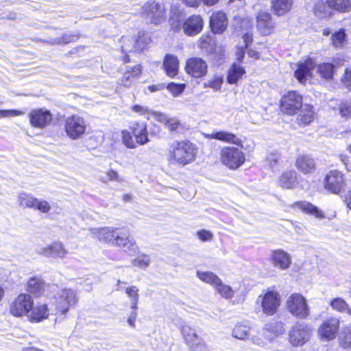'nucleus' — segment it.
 <instances>
[{"mask_svg":"<svg viewBox=\"0 0 351 351\" xmlns=\"http://www.w3.org/2000/svg\"><path fill=\"white\" fill-rule=\"evenodd\" d=\"M250 328L246 324H238L232 330V336L234 338L244 340L249 336Z\"/></svg>","mask_w":351,"mask_h":351,"instance_id":"obj_42","label":"nucleus"},{"mask_svg":"<svg viewBox=\"0 0 351 351\" xmlns=\"http://www.w3.org/2000/svg\"><path fill=\"white\" fill-rule=\"evenodd\" d=\"M223 82V76L219 75H215L210 80L205 82L203 84L204 88H210L215 90H219Z\"/></svg>","mask_w":351,"mask_h":351,"instance_id":"obj_47","label":"nucleus"},{"mask_svg":"<svg viewBox=\"0 0 351 351\" xmlns=\"http://www.w3.org/2000/svg\"><path fill=\"white\" fill-rule=\"evenodd\" d=\"M346 34L343 29H340L332 34L331 37L332 44L335 47H340L345 41Z\"/></svg>","mask_w":351,"mask_h":351,"instance_id":"obj_51","label":"nucleus"},{"mask_svg":"<svg viewBox=\"0 0 351 351\" xmlns=\"http://www.w3.org/2000/svg\"><path fill=\"white\" fill-rule=\"evenodd\" d=\"M221 163L230 169L239 168L245 161V154L238 147H224L220 152Z\"/></svg>","mask_w":351,"mask_h":351,"instance_id":"obj_5","label":"nucleus"},{"mask_svg":"<svg viewBox=\"0 0 351 351\" xmlns=\"http://www.w3.org/2000/svg\"><path fill=\"white\" fill-rule=\"evenodd\" d=\"M77 39V36L75 35L64 34L62 37L54 39L53 43L60 44V43H69L73 42Z\"/></svg>","mask_w":351,"mask_h":351,"instance_id":"obj_60","label":"nucleus"},{"mask_svg":"<svg viewBox=\"0 0 351 351\" xmlns=\"http://www.w3.org/2000/svg\"><path fill=\"white\" fill-rule=\"evenodd\" d=\"M339 346L344 350L351 349V325L344 326L338 336Z\"/></svg>","mask_w":351,"mask_h":351,"instance_id":"obj_38","label":"nucleus"},{"mask_svg":"<svg viewBox=\"0 0 351 351\" xmlns=\"http://www.w3.org/2000/svg\"><path fill=\"white\" fill-rule=\"evenodd\" d=\"M141 74V66L135 65L133 66H125V71L119 84L124 87H130L134 82L136 77Z\"/></svg>","mask_w":351,"mask_h":351,"instance_id":"obj_28","label":"nucleus"},{"mask_svg":"<svg viewBox=\"0 0 351 351\" xmlns=\"http://www.w3.org/2000/svg\"><path fill=\"white\" fill-rule=\"evenodd\" d=\"M36 201V197L33 196L31 193L25 192H21L17 196V202L20 207L23 208H34V204Z\"/></svg>","mask_w":351,"mask_h":351,"instance_id":"obj_39","label":"nucleus"},{"mask_svg":"<svg viewBox=\"0 0 351 351\" xmlns=\"http://www.w3.org/2000/svg\"><path fill=\"white\" fill-rule=\"evenodd\" d=\"M257 302L261 304L263 314L272 316L277 313L280 306L281 296L277 291L269 288L258 297Z\"/></svg>","mask_w":351,"mask_h":351,"instance_id":"obj_4","label":"nucleus"},{"mask_svg":"<svg viewBox=\"0 0 351 351\" xmlns=\"http://www.w3.org/2000/svg\"><path fill=\"white\" fill-rule=\"evenodd\" d=\"M79 298L77 292L72 289H64L59 293L56 299V306L62 314H66L69 308L78 302Z\"/></svg>","mask_w":351,"mask_h":351,"instance_id":"obj_12","label":"nucleus"},{"mask_svg":"<svg viewBox=\"0 0 351 351\" xmlns=\"http://www.w3.org/2000/svg\"><path fill=\"white\" fill-rule=\"evenodd\" d=\"M340 321L336 317H329L319 326L317 333L322 340L331 341L336 338L339 330Z\"/></svg>","mask_w":351,"mask_h":351,"instance_id":"obj_14","label":"nucleus"},{"mask_svg":"<svg viewBox=\"0 0 351 351\" xmlns=\"http://www.w3.org/2000/svg\"><path fill=\"white\" fill-rule=\"evenodd\" d=\"M45 284L40 277L34 276L30 278L26 285L27 291L34 297L40 296L45 290Z\"/></svg>","mask_w":351,"mask_h":351,"instance_id":"obj_30","label":"nucleus"},{"mask_svg":"<svg viewBox=\"0 0 351 351\" xmlns=\"http://www.w3.org/2000/svg\"><path fill=\"white\" fill-rule=\"evenodd\" d=\"M207 138L216 139L227 143L242 146V141L232 133L226 131H214L206 135Z\"/></svg>","mask_w":351,"mask_h":351,"instance_id":"obj_26","label":"nucleus"},{"mask_svg":"<svg viewBox=\"0 0 351 351\" xmlns=\"http://www.w3.org/2000/svg\"><path fill=\"white\" fill-rule=\"evenodd\" d=\"M179 61L176 56L168 54L165 57L163 68L166 74L170 77H174L178 73Z\"/></svg>","mask_w":351,"mask_h":351,"instance_id":"obj_34","label":"nucleus"},{"mask_svg":"<svg viewBox=\"0 0 351 351\" xmlns=\"http://www.w3.org/2000/svg\"><path fill=\"white\" fill-rule=\"evenodd\" d=\"M64 130L71 139H79L82 137L86 130L85 120L77 114L69 116L64 120Z\"/></svg>","mask_w":351,"mask_h":351,"instance_id":"obj_7","label":"nucleus"},{"mask_svg":"<svg viewBox=\"0 0 351 351\" xmlns=\"http://www.w3.org/2000/svg\"><path fill=\"white\" fill-rule=\"evenodd\" d=\"M181 332L186 343L193 351H208L205 342L198 337L195 330L189 326H182Z\"/></svg>","mask_w":351,"mask_h":351,"instance_id":"obj_15","label":"nucleus"},{"mask_svg":"<svg viewBox=\"0 0 351 351\" xmlns=\"http://www.w3.org/2000/svg\"><path fill=\"white\" fill-rule=\"evenodd\" d=\"M141 15L147 23L157 25L165 21L166 10L162 4L149 1L142 6Z\"/></svg>","mask_w":351,"mask_h":351,"instance_id":"obj_3","label":"nucleus"},{"mask_svg":"<svg viewBox=\"0 0 351 351\" xmlns=\"http://www.w3.org/2000/svg\"><path fill=\"white\" fill-rule=\"evenodd\" d=\"M117 229L112 227H104L101 228H92L90 231L92 235L100 241L112 244Z\"/></svg>","mask_w":351,"mask_h":351,"instance_id":"obj_25","label":"nucleus"},{"mask_svg":"<svg viewBox=\"0 0 351 351\" xmlns=\"http://www.w3.org/2000/svg\"><path fill=\"white\" fill-rule=\"evenodd\" d=\"M293 5V0H271V8L275 15L280 16L288 12Z\"/></svg>","mask_w":351,"mask_h":351,"instance_id":"obj_35","label":"nucleus"},{"mask_svg":"<svg viewBox=\"0 0 351 351\" xmlns=\"http://www.w3.org/2000/svg\"><path fill=\"white\" fill-rule=\"evenodd\" d=\"M132 110L139 114H144L149 112V110L143 106L134 105L132 108Z\"/></svg>","mask_w":351,"mask_h":351,"instance_id":"obj_64","label":"nucleus"},{"mask_svg":"<svg viewBox=\"0 0 351 351\" xmlns=\"http://www.w3.org/2000/svg\"><path fill=\"white\" fill-rule=\"evenodd\" d=\"M114 239L112 245L122 247L130 253H135L136 252L138 247L136 242L130 238L128 231L117 228Z\"/></svg>","mask_w":351,"mask_h":351,"instance_id":"obj_18","label":"nucleus"},{"mask_svg":"<svg viewBox=\"0 0 351 351\" xmlns=\"http://www.w3.org/2000/svg\"><path fill=\"white\" fill-rule=\"evenodd\" d=\"M285 328L283 324L280 322H271L267 323L263 328V335L269 339L271 340L276 337L282 335L285 332Z\"/></svg>","mask_w":351,"mask_h":351,"instance_id":"obj_31","label":"nucleus"},{"mask_svg":"<svg viewBox=\"0 0 351 351\" xmlns=\"http://www.w3.org/2000/svg\"><path fill=\"white\" fill-rule=\"evenodd\" d=\"M34 305V300L29 294L21 293L11 303L10 313L16 317H27Z\"/></svg>","mask_w":351,"mask_h":351,"instance_id":"obj_9","label":"nucleus"},{"mask_svg":"<svg viewBox=\"0 0 351 351\" xmlns=\"http://www.w3.org/2000/svg\"><path fill=\"white\" fill-rule=\"evenodd\" d=\"M121 49L123 53H129L132 51H135V47H134V42H135V38L134 37H130V36H123L121 38Z\"/></svg>","mask_w":351,"mask_h":351,"instance_id":"obj_49","label":"nucleus"},{"mask_svg":"<svg viewBox=\"0 0 351 351\" xmlns=\"http://www.w3.org/2000/svg\"><path fill=\"white\" fill-rule=\"evenodd\" d=\"M311 337V330L304 323H296L289 333L290 343L294 346H302L307 342Z\"/></svg>","mask_w":351,"mask_h":351,"instance_id":"obj_13","label":"nucleus"},{"mask_svg":"<svg viewBox=\"0 0 351 351\" xmlns=\"http://www.w3.org/2000/svg\"><path fill=\"white\" fill-rule=\"evenodd\" d=\"M271 260L274 267L282 270L289 268L291 263L290 255L282 250L272 252Z\"/></svg>","mask_w":351,"mask_h":351,"instance_id":"obj_24","label":"nucleus"},{"mask_svg":"<svg viewBox=\"0 0 351 351\" xmlns=\"http://www.w3.org/2000/svg\"><path fill=\"white\" fill-rule=\"evenodd\" d=\"M28 118L32 127L44 129L51 124L53 115L50 110L45 108H37L29 111Z\"/></svg>","mask_w":351,"mask_h":351,"instance_id":"obj_10","label":"nucleus"},{"mask_svg":"<svg viewBox=\"0 0 351 351\" xmlns=\"http://www.w3.org/2000/svg\"><path fill=\"white\" fill-rule=\"evenodd\" d=\"M38 252L45 257L59 258H64L68 254L67 250L60 241H56L46 247H40Z\"/></svg>","mask_w":351,"mask_h":351,"instance_id":"obj_21","label":"nucleus"},{"mask_svg":"<svg viewBox=\"0 0 351 351\" xmlns=\"http://www.w3.org/2000/svg\"><path fill=\"white\" fill-rule=\"evenodd\" d=\"M122 140L123 143L128 148H135L136 143L134 141L133 138L130 133L127 131L122 132Z\"/></svg>","mask_w":351,"mask_h":351,"instance_id":"obj_56","label":"nucleus"},{"mask_svg":"<svg viewBox=\"0 0 351 351\" xmlns=\"http://www.w3.org/2000/svg\"><path fill=\"white\" fill-rule=\"evenodd\" d=\"M151 41V38L146 33L139 34L137 38H135V51H141L145 49Z\"/></svg>","mask_w":351,"mask_h":351,"instance_id":"obj_45","label":"nucleus"},{"mask_svg":"<svg viewBox=\"0 0 351 351\" xmlns=\"http://www.w3.org/2000/svg\"><path fill=\"white\" fill-rule=\"evenodd\" d=\"M344 186L343 174L336 170L330 171L326 176L324 181L325 189L332 193L338 194Z\"/></svg>","mask_w":351,"mask_h":351,"instance_id":"obj_19","label":"nucleus"},{"mask_svg":"<svg viewBox=\"0 0 351 351\" xmlns=\"http://www.w3.org/2000/svg\"><path fill=\"white\" fill-rule=\"evenodd\" d=\"M128 296L131 300V308H137L138 302V289L135 286L128 287L125 290Z\"/></svg>","mask_w":351,"mask_h":351,"instance_id":"obj_50","label":"nucleus"},{"mask_svg":"<svg viewBox=\"0 0 351 351\" xmlns=\"http://www.w3.org/2000/svg\"><path fill=\"white\" fill-rule=\"evenodd\" d=\"M302 106V97L294 90L289 91L281 99L282 110L287 114L298 113Z\"/></svg>","mask_w":351,"mask_h":351,"instance_id":"obj_11","label":"nucleus"},{"mask_svg":"<svg viewBox=\"0 0 351 351\" xmlns=\"http://www.w3.org/2000/svg\"><path fill=\"white\" fill-rule=\"evenodd\" d=\"M279 159L280 155L277 153H270L267 158V160L271 168L274 167V166L278 162Z\"/></svg>","mask_w":351,"mask_h":351,"instance_id":"obj_62","label":"nucleus"},{"mask_svg":"<svg viewBox=\"0 0 351 351\" xmlns=\"http://www.w3.org/2000/svg\"><path fill=\"white\" fill-rule=\"evenodd\" d=\"M343 85L349 90H351V67L345 69L343 77L341 79Z\"/></svg>","mask_w":351,"mask_h":351,"instance_id":"obj_55","label":"nucleus"},{"mask_svg":"<svg viewBox=\"0 0 351 351\" xmlns=\"http://www.w3.org/2000/svg\"><path fill=\"white\" fill-rule=\"evenodd\" d=\"M204 27V21L200 15H191L183 22L182 28L184 33L194 36L200 33Z\"/></svg>","mask_w":351,"mask_h":351,"instance_id":"obj_20","label":"nucleus"},{"mask_svg":"<svg viewBox=\"0 0 351 351\" xmlns=\"http://www.w3.org/2000/svg\"><path fill=\"white\" fill-rule=\"evenodd\" d=\"M332 7L330 5V0H319L314 6V14L319 19L329 17L332 14Z\"/></svg>","mask_w":351,"mask_h":351,"instance_id":"obj_36","label":"nucleus"},{"mask_svg":"<svg viewBox=\"0 0 351 351\" xmlns=\"http://www.w3.org/2000/svg\"><path fill=\"white\" fill-rule=\"evenodd\" d=\"M256 27L262 36L271 35L275 30L276 23L271 13L266 9H260L255 13Z\"/></svg>","mask_w":351,"mask_h":351,"instance_id":"obj_8","label":"nucleus"},{"mask_svg":"<svg viewBox=\"0 0 351 351\" xmlns=\"http://www.w3.org/2000/svg\"><path fill=\"white\" fill-rule=\"evenodd\" d=\"M228 25V18L225 12L217 11L210 17V26L215 34H221Z\"/></svg>","mask_w":351,"mask_h":351,"instance_id":"obj_22","label":"nucleus"},{"mask_svg":"<svg viewBox=\"0 0 351 351\" xmlns=\"http://www.w3.org/2000/svg\"><path fill=\"white\" fill-rule=\"evenodd\" d=\"M237 28L240 29H248L251 27L250 21L248 19H241L236 17L234 19Z\"/></svg>","mask_w":351,"mask_h":351,"instance_id":"obj_58","label":"nucleus"},{"mask_svg":"<svg viewBox=\"0 0 351 351\" xmlns=\"http://www.w3.org/2000/svg\"><path fill=\"white\" fill-rule=\"evenodd\" d=\"M136 309L137 308H132V312L128 318V323L132 328H134L136 326L135 322L137 317Z\"/></svg>","mask_w":351,"mask_h":351,"instance_id":"obj_63","label":"nucleus"},{"mask_svg":"<svg viewBox=\"0 0 351 351\" xmlns=\"http://www.w3.org/2000/svg\"><path fill=\"white\" fill-rule=\"evenodd\" d=\"M244 73L245 70L242 66L233 64L228 73V82L231 84H236Z\"/></svg>","mask_w":351,"mask_h":351,"instance_id":"obj_40","label":"nucleus"},{"mask_svg":"<svg viewBox=\"0 0 351 351\" xmlns=\"http://www.w3.org/2000/svg\"><path fill=\"white\" fill-rule=\"evenodd\" d=\"M215 289L222 298L226 299H231L234 295V291L229 285L224 284L221 280Z\"/></svg>","mask_w":351,"mask_h":351,"instance_id":"obj_44","label":"nucleus"},{"mask_svg":"<svg viewBox=\"0 0 351 351\" xmlns=\"http://www.w3.org/2000/svg\"><path fill=\"white\" fill-rule=\"evenodd\" d=\"M339 114L342 117L348 118L351 117V104L342 103L339 105Z\"/></svg>","mask_w":351,"mask_h":351,"instance_id":"obj_59","label":"nucleus"},{"mask_svg":"<svg viewBox=\"0 0 351 351\" xmlns=\"http://www.w3.org/2000/svg\"><path fill=\"white\" fill-rule=\"evenodd\" d=\"M299 176L295 170L285 171L279 177V184L281 187L292 189H295L299 183Z\"/></svg>","mask_w":351,"mask_h":351,"instance_id":"obj_27","label":"nucleus"},{"mask_svg":"<svg viewBox=\"0 0 351 351\" xmlns=\"http://www.w3.org/2000/svg\"><path fill=\"white\" fill-rule=\"evenodd\" d=\"M292 206L297 207L304 213L313 215L318 219H323L325 217L324 213L318 207L314 206L310 202L306 201L297 202L294 203Z\"/></svg>","mask_w":351,"mask_h":351,"instance_id":"obj_32","label":"nucleus"},{"mask_svg":"<svg viewBox=\"0 0 351 351\" xmlns=\"http://www.w3.org/2000/svg\"><path fill=\"white\" fill-rule=\"evenodd\" d=\"M332 9L340 12H348L351 10V0H330Z\"/></svg>","mask_w":351,"mask_h":351,"instance_id":"obj_43","label":"nucleus"},{"mask_svg":"<svg viewBox=\"0 0 351 351\" xmlns=\"http://www.w3.org/2000/svg\"><path fill=\"white\" fill-rule=\"evenodd\" d=\"M197 235L198 238L202 241H211L213 237V234L210 231L206 230H201L197 231Z\"/></svg>","mask_w":351,"mask_h":351,"instance_id":"obj_61","label":"nucleus"},{"mask_svg":"<svg viewBox=\"0 0 351 351\" xmlns=\"http://www.w3.org/2000/svg\"><path fill=\"white\" fill-rule=\"evenodd\" d=\"M49 310L45 304H38L33 306L32 308L28 313L27 317L32 322H40L47 318Z\"/></svg>","mask_w":351,"mask_h":351,"instance_id":"obj_29","label":"nucleus"},{"mask_svg":"<svg viewBox=\"0 0 351 351\" xmlns=\"http://www.w3.org/2000/svg\"><path fill=\"white\" fill-rule=\"evenodd\" d=\"M287 308L293 316L305 319L310 315L306 300L300 293H293L287 300Z\"/></svg>","mask_w":351,"mask_h":351,"instance_id":"obj_6","label":"nucleus"},{"mask_svg":"<svg viewBox=\"0 0 351 351\" xmlns=\"http://www.w3.org/2000/svg\"><path fill=\"white\" fill-rule=\"evenodd\" d=\"M185 71L191 77L200 78L207 73L208 64L202 58L193 57L186 60Z\"/></svg>","mask_w":351,"mask_h":351,"instance_id":"obj_16","label":"nucleus"},{"mask_svg":"<svg viewBox=\"0 0 351 351\" xmlns=\"http://www.w3.org/2000/svg\"><path fill=\"white\" fill-rule=\"evenodd\" d=\"M300 110H301L300 114L297 118L300 125H306L314 120V112L312 110V106L311 105L305 104L302 106Z\"/></svg>","mask_w":351,"mask_h":351,"instance_id":"obj_37","label":"nucleus"},{"mask_svg":"<svg viewBox=\"0 0 351 351\" xmlns=\"http://www.w3.org/2000/svg\"><path fill=\"white\" fill-rule=\"evenodd\" d=\"M185 87L186 85L184 84H176L174 82H171L167 86V88L174 97L180 95L184 91Z\"/></svg>","mask_w":351,"mask_h":351,"instance_id":"obj_54","label":"nucleus"},{"mask_svg":"<svg viewBox=\"0 0 351 351\" xmlns=\"http://www.w3.org/2000/svg\"><path fill=\"white\" fill-rule=\"evenodd\" d=\"M98 178L99 180L104 184H106L110 181L119 182L121 180L117 171L113 169H109L106 172L100 174Z\"/></svg>","mask_w":351,"mask_h":351,"instance_id":"obj_48","label":"nucleus"},{"mask_svg":"<svg viewBox=\"0 0 351 351\" xmlns=\"http://www.w3.org/2000/svg\"><path fill=\"white\" fill-rule=\"evenodd\" d=\"M152 114L158 122L164 124L171 132L183 134L188 130V128L176 117L170 118L167 114L159 112H154Z\"/></svg>","mask_w":351,"mask_h":351,"instance_id":"obj_17","label":"nucleus"},{"mask_svg":"<svg viewBox=\"0 0 351 351\" xmlns=\"http://www.w3.org/2000/svg\"><path fill=\"white\" fill-rule=\"evenodd\" d=\"M150 264V258L145 254H142L132 261V265L141 269L147 268Z\"/></svg>","mask_w":351,"mask_h":351,"instance_id":"obj_53","label":"nucleus"},{"mask_svg":"<svg viewBox=\"0 0 351 351\" xmlns=\"http://www.w3.org/2000/svg\"><path fill=\"white\" fill-rule=\"evenodd\" d=\"M197 276L203 282L211 285L214 288L219 283L221 279L211 271H197Z\"/></svg>","mask_w":351,"mask_h":351,"instance_id":"obj_41","label":"nucleus"},{"mask_svg":"<svg viewBox=\"0 0 351 351\" xmlns=\"http://www.w3.org/2000/svg\"><path fill=\"white\" fill-rule=\"evenodd\" d=\"M330 306L335 311L341 313L346 311L348 315H351V308H348L346 302L341 298L331 300Z\"/></svg>","mask_w":351,"mask_h":351,"instance_id":"obj_46","label":"nucleus"},{"mask_svg":"<svg viewBox=\"0 0 351 351\" xmlns=\"http://www.w3.org/2000/svg\"><path fill=\"white\" fill-rule=\"evenodd\" d=\"M335 66L332 63L324 62L316 65L315 62L311 58L303 63L298 64L295 71V76L298 80L303 84L306 82L308 76L311 75V71L316 69V73L325 80L332 79Z\"/></svg>","mask_w":351,"mask_h":351,"instance_id":"obj_2","label":"nucleus"},{"mask_svg":"<svg viewBox=\"0 0 351 351\" xmlns=\"http://www.w3.org/2000/svg\"><path fill=\"white\" fill-rule=\"evenodd\" d=\"M132 134L136 138V143L145 145L149 142L147 125L144 123H134L131 128Z\"/></svg>","mask_w":351,"mask_h":351,"instance_id":"obj_33","label":"nucleus"},{"mask_svg":"<svg viewBox=\"0 0 351 351\" xmlns=\"http://www.w3.org/2000/svg\"><path fill=\"white\" fill-rule=\"evenodd\" d=\"M36 202L34 204V210H38L42 213H48L51 210V206L49 203L42 199L36 198Z\"/></svg>","mask_w":351,"mask_h":351,"instance_id":"obj_52","label":"nucleus"},{"mask_svg":"<svg viewBox=\"0 0 351 351\" xmlns=\"http://www.w3.org/2000/svg\"><path fill=\"white\" fill-rule=\"evenodd\" d=\"M168 152L171 164L184 167L195 160L197 149L188 140L174 141L169 145Z\"/></svg>","mask_w":351,"mask_h":351,"instance_id":"obj_1","label":"nucleus"},{"mask_svg":"<svg viewBox=\"0 0 351 351\" xmlns=\"http://www.w3.org/2000/svg\"><path fill=\"white\" fill-rule=\"evenodd\" d=\"M24 112L20 110H0V119L23 115Z\"/></svg>","mask_w":351,"mask_h":351,"instance_id":"obj_57","label":"nucleus"},{"mask_svg":"<svg viewBox=\"0 0 351 351\" xmlns=\"http://www.w3.org/2000/svg\"><path fill=\"white\" fill-rule=\"evenodd\" d=\"M295 167L300 171L306 175L315 171L316 163L314 158L310 155L300 154L296 158Z\"/></svg>","mask_w":351,"mask_h":351,"instance_id":"obj_23","label":"nucleus"}]
</instances>
